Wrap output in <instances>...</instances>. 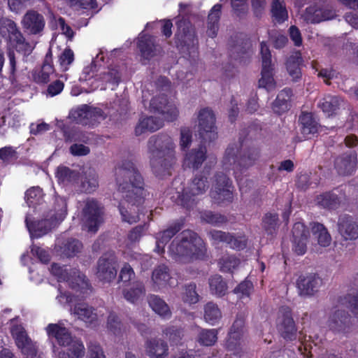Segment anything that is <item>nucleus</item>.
Returning <instances> with one entry per match:
<instances>
[{"label": "nucleus", "instance_id": "obj_1", "mask_svg": "<svg viewBox=\"0 0 358 358\" xmlns=\"http://www.w3.org/2000/svg\"><path fill=\"white\" fill-rule=\"evenodd\" d=\"M115 180L122 194L117 205L122 221L130 224L138 222L146 197L143 178L131 161L123 160L115 167Z\"/></svg>", "mask_w": 358, "mask_h": 358}, {"label": "nucleus", "instance_id": "obj_2", "mask_svg": "<svg viewBox=\"0 0 358 358\" xmlns=\"http://www.w3.org/2000/svg\"><path fill=\"white\" fill-rule=\"evenodd\" d=\"M148 152L154 174L161 178L171 176L176 159L172 138L164 133L152 136L148 141Z\"/></svg>", "mask_w": 358, "mask_h": 358}, {"label": "nucleus", "instance_id": "obj_3", "mask_svg": "<svg viewBox=\"0 0 358 358\" xmlns=\"http://www.w3.org/2000/svg\"><path fill=\"white\" fill-rule=\"evenodd\" d=\"M199 135L201 139L198 148L186 152L182 166L185 168L198 170L207 158V149L203 143L212 142L217 138L215 127V116L209 108H202L198 115Z\"/></svg>", "mask_w": 358, "mask_h": 358}, {"label": "nucleus", "instance_id": "obj_4", "mask_svg": "<svg viewBox=\"0 0 358 358\" xmlns=\"http://www.w3.org/2000/svg\"><path fill=\"white\" fill-rule=\"evenodd\" d=\"M252 127L241 131L238 142L229 144L226 149L222 166L226 170L234 171L236 177L238 172L252 166L260 157V150L255 147H248L243 149L244 143Z\"/></svg>", "mask_w": 358, "mask_h": 358}, {"label": "nucleus", "instance_id": "obj_5", "mask_svg": "<svg viewBox=\"0 0 358 358\" xmlns=\"http://www.w3.org/2000/svg\"><path fill=\"white\" fill-rule=\"evenodd\" d=\"M203 240L192 230H184L169 245V252L176 261L203 260L207 257Z\"/></svg>", "mask_w": 358, "mask_h": 358}, {"label": "nucleus", "instance_id": "obj_6", "mask_svg": "<svg viewBox=\"0 0 358 358\" xmlns=\"http://www.w3.org/2000/svg\"><path fill=\"white\" fill-rule=\"evenodd\" d=\"M212 165L206 164L202 171L195 174L176 199L178 205L187 210L193 209L199 202V196L204 194L209 188L208 177Z\"/></svg>", "mask_w": 358, "mask_h": 358}, {"label": "nucleus", "instance_id": "obj_7", "mask_svg": "<svg viewBox=\"0 0 358 358\" xmlns=\"http://www.w3.org/2000/svg\"><path fill=\"white\" fill-rule=\"evenodd\" d=\"M49 338H55L61 347H69V350L73 355L72 358H83L85 346L81 340L72 336L69 329L59 323H50L46 328Z\"/></svg>", "mask_w": 358, "mask_h": 358}, {"label": "nucleus", "instance_id": "obj_8", "mask_svg": "<svg viewBox=\"0 0 358 358\" xmlns=\"http://www.w3.org/2000/svg\"><path fill=\"white\" fill-rule=\"evenodd\" d=\"M175 43L182 56L190 61L199 57V41L192 24H177Z\"/></svg>", "mask_w": 358, "mask_h": 358}, {"label": "nucleus", "instance_id": "obj_9", "mask_svg": "<svg viewBox=\"0 0 358 358\" xmlns=\"http://www.w3.org/2000/svg\"><path fill=\"white\" fill-rule=\"evenodd\" d=\"M62 208L52 215L50 218L38 220H31L29 216L25 218L26 226L31 237L38 238L47 234L55 227L57 223L62 222L67 214V206L64 201H61Z\"/></svg>", "mask_w": 358, "mask_h": 358}, {"label": "nucleus", "instance_id": "obj_10", "mask_svg": "<svg viewBox=\"0 0 358 358\" xmlns=\"http://www.w3.org/2000/svg\"><path fill=\"white\" fill-rule=\"evenodd\" d=\"M252 44L250 38L242 32L235 33L228 41L229 57L231 59L245 64L251 57Z\"/></svg>", "mask_w": 358, "mask_h": 358}, {"label": "nucleus", "instance_id": "obj_11", "mask_svg": "<svg viewBox=\"0 0 358 358\" xmlns=\"http://www.w3.org/2000/svg\"><path fill=\"white\" fill-rule=\"evenodd\" d=\"M136 53L141 61H150L162 52L157 36L141 31L135 41Z\"/></svg>", "mask_w": 358, "mask_h": 358}, {"label": "nucleus", "instance_id": "obj_12", "mask_svg": "<svg viewBox=\"0 0 358 358\" xmlns=\"http://www.w3.org/2000/svg\"><path fill=\"white\" fill-rule=\"evenodd\" d=\"M277 329L280 336L286 341H294L297 338L298 329L292 317V310L287 306L279 308Z\"/></svg>", "mask_w": 358, "mask_h": 358}, {"label": "nucleus", "instance_id": "obj_13", "mask_svg": "<svg viewBox=\"0 0 358 358\" xmlns=\"http://www.w3.org/2000/svg\"><path fill=\"white\" fill-rule=\"evenodd\" d=\"M103 207L95 199L89 198L86 200L83 209V220L88 231L96 232L103 221Z\"/></svg>", "mask_w": 358, "mask_h": 358}, {"label": "nucleus", "instance_id": "obj_14", "mask_svg": "<svg viewBox=\"0 0 358 358\" xmlns=\"http://www.w3.org/2000/svg\"><path fill=\"white\" fill-rule=\"evenodd\" d=\"M213 190L210 196L217 203L233 201V185L230 178L222 172H217L214 176Z\"/></svg>", "mask_w": 358, "mask_h": 358}, {"label": "nucleus", "instance_id": "obj_15", "mask_svg": "<svg viewBox=\"0 0 358 358\" xmlns=\"http://www.w3.org/2000/svg\"><path fill=\"white\" fill-rule=\"evenodd\" d=\"M260 54L262 57V78L259 80V87L270 91L275 88V82L273 77V68L271 62V53L266 43H260Z\"/></svg>", "mask_w": 358, "mask_h": 358}, {"label": "nucleus", "instance_id": "obj_16", "mask_svg": "<svg viewBox=\"0 0 358 358\" xmlns=\"http://www.w3.org/2000/svg\"><path fill=\"white\" fill-rule=\"evenodd\" d=\"M117 260L114 254H104L97 262L96 276L99 280L110 282L117 273Z\"/></svg>", "mask_w": 358, "mask_h": 358}, {"label": "nucleus", "instance_id": "obj_17", "mask_svg": "<svg viewBox=\"0 0 358 358\" xmlns=\"http://www.w3.org/2000/svg\"><path fill=\"white\" fill-rule=\"evenodd\" d=\"M150 110L162 115L163 119L167 122H173L178 116V110L176 106L169 102L167 96L161 94L154 96L150 103Z\"/></svg>", "mask_w": 358, "mask_h": 358}, {"label": "nucleus", "instance_id": "obj_18", "mask_svg": "<svg viewBox=\"0 0 358 358\" xmlns=\"http://www.w3.org/2000/svg\"><path fill=\"white\" fill-rule=\"evenodd\" d=\"M245 324V317L243 313H238L228 332L226 348L230 351H237L241 345Z\"/></svg>", "mask_w": 358, "mask_h": 358}, {"label": "nucleus", "instance_id": "obj_19", "mask_svg": "<svg viewBox=\"0 0 358 358\" xmlns=\"http://www.w3.org/2000/svg\"><path fill=\"white\" fill-rule=\"evenodd\" d=\"M352 322L351 315L345 310H337L332 313L327 320V326L334 334H348Z\"/></svg>", "mask_w": 358, "mask_h": 358}, {"label": "nucleus", "instance_id": "obj_20", "mask_svg": "<svg viewBox=\"0 0 358 358\" xmlns=\"http://www.w3.org/2000/svg\"><path fill=\"white\" fill-rule=\"evenodd\" d=\"M322 283L323 280L317 273H310L300 275L296 286L301 296H312L319 291Z\"/></svg>", "mask_w": 358, "mask_h": 358}, {"label": "nucleus", "instance_id": "obj_21", "mask_svg": "<svg viewBox=\"0 0 358 358\" xmlns=\"http://www.w3.org/2000/svg\"><path fill=\"white\" fill-rule=\"evenodd\" d=\"M11 334L16 345L26 358H37V350L24 328L19 327L13 328Z\"/></svg>", "mask_w": 358, "mask_h": 358}, {"label": "nucleus", "instance_id": "obj_22", "mask_svg": "<svg viewBox=\"0 0 358 358\" xmlns=\"http://www.w3.org/2000/svg\"><path fill=\"white\" fill-rule=\"evenodd\" d=\"M292 249L298 255H303L307 250L309 230L303 222H296L292 228Z\"/></svg>", "mask_w": 358, "mask_h": 358}, {"label": "nucleus", "instance_id": "obj_23", "mask_svg": "<svg viewBox=\"0 0 358 358\" xmlns=\"http://www.w3.org/2000/svg\"><path fill=\"white\" fill-rule=\"evenodd\" d=\"M210 235L215 242L224 243L230 248L236 250H242L247 246V239L245 236L236 237L229 232L219 230H212Z\"/></svg>", "mask_w": 358, "mask_h": 358}, {"label": "nucleus", "instance_id": "obj_24", "mask_svg": "<svg viewBox=\"0 0 358 358\" xmlns=\"http://www.w3.org/2000/svg\"><path fill=\"white\" fill-rule=\"evenodd\" d=\"M357 155L355 151L346 152L336 157L334 167L338 173L342 176L352 174L357 167Z\"/></svg>", "mask_w": 358, "mask_h": 358}, {"label": "nucleus", "instance_id": "obj_25", "mask_svg": "<svg viewBox=\"0 0 358 358\" xmlns=\"http://www.w3.org/2000/svg\"><path fill=\"white\" fill-rule=\"evenodd\" d=\"M344 198V194L338 189L323 192L317 195L315 202L317 206L328 210L337 209Z\"/></svg>", "mask_w": 358, "mask_h": 358}, {"label": "nucleus", "instance_id": "obj_26", "mask_svg": "<svg viewBox=\"0 0 358 358\" xmlns=\"http://www.w3.org/2000/svg\"><path fill=\"white\" fill-rule=\"evenodd\" d=\"M338 231L345 241L358 239V222L352 216H340L338 221Z\"/></svg>", "mask_w": 358, "mask_h": 358}, {"label": "nucleus", "instance_id": "obj_27", "mask_svg": "<svg viewBox=\"0 0 358 358\" xmlns=\"http://www.w3.org/2000/svg\"><path fill=\"white\" fill-rule=\"evenodd\" d=\"M55 72L52 62V52L50 48L45 54L42 66L39 71L32 73L33 80L38 84H45L50 81V76Z\"/></svg>", "mask_w": 358, "mask_h": 358}, {"label": "nucleus", "instance_id": "obj_28", "mask_svg": "<svg viewBox=\"0 0 358 358\" xmlns=\"http://www.w3.org/2000/svg\"><path fill=\"white\" fill-rule=\"evenodd\" d=\"M300 130L305 138L317 134L320 124L313 113L302 111L299 117Z\"/></svg>", "mask_w": 358, "mask_h": 358}, {"label": "nucleus", "instance_id": "obj_29", "mask_svg": "<svg viewBox=\"0 0 358 358\" xmlns=\"http://www.w3.org/2000/svg\"><path fill=\"white\" fill-rule=\"evenodd\" d=\"M163 124V120L159 117L153 116L141 117L135 127V134L138 136L148 131L154 132L162 127Z\"/></svg>", "mask_w": 358, "mask_h": 358}, {"label": "nucleus", "instance_id": "obj_30", "mask_svg": "<svg viewBox=\"0 0 358 358\" xmlns=\"http://www.w3.org/2000/svg\"><path fill=\"white\" fill-rule=\"evenodd\" d=\"M145 348L150 358H165L169 354L168 344L159 338L148 340Z\"/></svg>", "mask_w": 358, "mask_h": 358}, {"label": "nucleus", "instance_id": "obj_31", "mask_svg": "<svg viewBox=\"0 0 358 358\" xmlns=\"http://www.w3.org/2000/svg\"><path fill=\"white\" fill-rule=\"evenodd\" d=\"M292 96V90L290 88L286 87L282 90L272 103L273 112L278 115H282L287 112L291 107Z\"/></svg>", "mask_w": 358, "mask_h": 358}, {"label": "nucleus", "instance_id": "obj_32", "mask_svg": "<svg viewBox=\"0 0 358 358\" xmlns=\"http://www.w3.org/2000/svg\"><path fill=\"white\" fill-rule=\"evenodd\" d=\"M303 62L301 54L299 51H296L291 55L286 61V69L292 80L298 81L301 78V66Z\"/></svg>", "mask_w": 358, "mask_h": 358}, {"label": "nucleus", "instance_id": "obj_33", "mask_svg": "<svg viewBox=\"0 0 358 358\" xmlns=\"http://www.w3.org/2000/svg\"><path fill=\"white\" fill-rule=\"evenodd\" d=\"M55 178L59 184L64 185H74L80 178V172L71 169L66 166H59L55 172Z\"/></svg>", "mask_w": 358, "mask_h": 358}, {"label": "nucleus", "instance_id": "obj_34", "mask_svg": "<svg viewBox=\"0 0 358 358\" xmlns=\"http://www.w3.org/2000/svg\"><path fill=\"white\" fill-rule=\"evenodd\" d=\"M338 303L350 309L355 317H358V287H352L345 295L340 296Z\"/></svg>", "mask_w": 358, "mask_h": 358}, {"label": "nucleus", "instance_id": "obj_35", "mask_svg": "<svg viewBox=\"0 0 358 358\" xmlns=\"http://www.w3.org/2000/svg\"><path fill=\"white\" fill-rule=\"evenodd\" d=\"M73 311L78 319L86 323L93 324L97 321L98 317L96 310L86 303H79L76 304Z\"/></svg>", "mask_w": 358, "mask_h": 358}, {"label": "nucleus", "instance_id": "obj_36", "mask_svg": "<svg viewBox=\"0 0 358 358\" xmlns=\"http://www.w3.org/2000/svg\"><path fill=\"white\" fill-rule=\"evenodd\" d=\"M152 280L154 284L159 287L173 286L171 282V277L170 270L165 264L157 266L152 271Z\"/></svg>", "mask_w": 358, "mask_h": 358}, {"label": "nucleus", "instance_id": "obj_37", "mask_svg": "<svg viewBox=\"0 0 358 358\" xmlns=\"http://www.w3.org/2000/svg\"><path fill=\"white\" fill-rule=\"evenodd\" d=\"M310 227L313 236L317 239L320 246L327 247L330 245L331 236L323 224L313 222L310 223Z\"/></svg>", "mask_w": 358, "mask_h": 358}, {"label": "nucleus", "instance_id": "obj_38", "mask_svg": "<svg viewBox=\"0 0 358 358\" xmlns=\"http://www.w3.org/2000/svg\"><path fill=\"white\" fill-rule=\"evenodd\" d=\"M208 285L211 294L217 297L221 298L227 294V283L219 274L211 275L208 279Z\"/></svg>", "mask_w": 358, "mask_h": 358}, {"label": "nucleus", "instance_id": "obj_39", "mask_svg": "<svg viewBox=\"0 0 358 358\" xmlns=\"http://www.w3.org/2000/svg\"><path fill=\"white\" fill-rule=\"evenodd\" d=\"M185 224L184 219L174 221L166 229L157 234L156 239L159 240L162 245H166L170 240L178 233Z\"/></svg>", "mask_w": 358, "mask_h": 358}, {"label": "nucleus", "instance_id": "obj_40", "mask_svg": "<svg viewBox=\"0 0 358 358\" xmlns=\"http://www.w3.org/2000/svg\"><path fill=\"white\" fill-rule=\"evenodd\" d=\"M148 303L150 308L164 319H169L172 313L168 304L159 296L157 295H150L148 299Z\"/></svg>", "mask_w": 358, "mask_h": 358}, {"label": "nucleus", "instance_id": "obj_41", "mask_svg": "<svg viewBox=\"0 0 358 358\" xmlns=\"http://www.w3.org/2000/svg\"><path fill=\"white\" fill-rule=\"evenodd\" d=\"M307 13L313 14L312 22H321L322 21L331 20L335 19L337 15L334 9L329 6L315 9L309 7L306 9Z\"/></svg>", "mask_w": 358, "mask_h": 358}, {"label": "nucleus", "instance_id": "obj_42", "mask_svg": "<svg viewBox=\"0 0 358 358\" xmlns=\"http://www.w3.org/2000/svg\"><path fill=\"white\" fill-rule=\"evenodd\" d=\"M203 311V318L210 325H215L222 317L220 308L213 301L208 302L204 306Z\"/></svg>", "mask_w": 358, "mask_h": 358}, {"label": "nucleus", "instance_id": "obj_43", "mask_svg": "<svg viewBox=\"0 0 358 358\" xmlns=\"http://www.w3.org/2000/svg\"><path fill=\"white\" fill-rule=\"evenodd\" d=\"M98 177L92 171L85 172L80 178V191L86 194L94 192L98 187Z\"/></svg>", "mask_w": 358, "mask_h": 358}, {"label": "nucleus", "instance_id": "obj_44", "mask_svg": "<svg viewBox=\"0 0 358 358\" xmlns=\"http://www.w3.org/2000/svg\"><path fill=\"white\" fill-rule=\"evenodd\" d=\"M272 18L278 22H284L288 20V11L284 0H273L271 3Z\"/></svg>", "mask_w": 358, "mask_h": 358}, {"label": "nucleus", "instance_id": "obj_45", "mask_svg": "<svg viewBox=\"0 0 358 358\" xmlns=\"http://www.w3.org/2000/svg\"><path fill=\"white\" fill-rule=\"evenodd\" d=\"M145 294V288L143 282L136 281L129 289L123 291L124 299L130 303H134Z\"/></svg>", "mask_w": 358, "mask_h": 358}, {"label": "nucleus", "instance_id": "obj_46", "mask_svg": "<svg viewBox=\"0 0 358 358\" xmlns=\"http://www.w3.org/2000/svg\"><path fill=\"white\" fill-rule=\"evenodd\" d=\"M279 217L276 213H266L262 222V227L268 236H274L276 234L278 228Z\"/></svg>", "mask_w": 358, "mask_h": 358}, {"label": "nucleus", "instance_id": "obj_47", "mask_svg": "<svg viewBox=\"0 0 358 358\" xmlns=\"http://www.w3.org/2000/svg\"><path fill=\"white\" fill-rule=\"evenodd\" d=\"M83 243L75 238L65 240L60 246V252L63 257H73L80 252Z\"/></svg>", "mask_w": 358, "mask_h": 358}, {"label": "nucleus", "instance_id": "obj_48", "mask_svg": "<svg viewBox=\"0 0 358 358\" xmlns=\"http://www.w3.org/2000/svg\"><path fill=\"white\" fill-rule=\"evenodd\" d=\"M217 264L221 272L233 273L241 264V260L236 255H227L222 256Z\"/></svg>", "mask_w": 358, "mask_h": 358}, {"label": "nucleus", "instance_id": "obj_49", "mask_svg": "<svg viewBox=\"0 0 358 358\" xmlns=\"http://www.w3.org/2000/svg\"><path fill=\"white\" fill-rule=\"evenodd\" d=\"M318 106L328 116H331L339 109L340 99L336 96H327L320 102Z\"/></svg>", "mask_w": 358, "mask_h": 358}, {"label": "nucleus", "instance_id": "obj_50", "mask_svg": "<svg viewBox=\"0 0 358 358\" xmlns=\"http://www.w3.org/2000/svg\"><path fill=\"white\" fill-rule=\"evenodd\" d=\"M218 330L215 329H201L198 333L196 341L203 346H212L217 341Z\"/></svg>", "mask_w": 358, "mask_h": 358}, {"label": "nucleus", "instance_id": "obj_51", "mask_svg": "<svg viewBox=\"0 0 358 358\" xmlns=\"http://www.w3.org/2000/svg\"><path fill=\"white\" fill-rule=\"evenodd\" d=\"M196 289V285L194 282L185 285L181 293L182 301L189 305L196 303L199 301V295Z\"/></svg>", "mask_w": 358, "mask_h": 358}, {"label": "nucleus", "instance_id": "obj_52", "mask_svg": "<svg viewBox=\"0 0 358 358\" xmlns=\"http://www.w3.org/2000/svg\"><path fill=\"white\" fill-rule=\"evenodd\" d=\"M85 118L83 119L81 124L94 126L100 118L103 117V111L99 108H93L87 105L85 108Z\"/></svg>", "mask_w": 358, "mask_h": 358}, {"label": "nucleus", "instance_id": "obj_53", "mask_svg": "<svg viewBox=\"0 0 358 358\" xmlns=\"http://www.w3.org/2000/svg\"><path fill=\"white\" fill-rule=\"evenodd\" d=\"M25 200L29 207L36 208L43 201L42 189L38 187L29 188L25 192Z\"/></svg>", "mask_w": 358, "mask_h": 358}, {"label": "nucleus", "instance_id": "obj_54", "mask_svg": "<svg viewBox=\"0 0 358 358\" xmlns=\"http://www.w3.org/2000/svg\"><path fill=\"white\" fill-rule=\"evenodd\" d=\"M68 6L75 10L81 9H90L91 15L96 13L99 10L93 11L98 8V3L96 0H66Z\"/></svg>", "mask_w": 358, "mask_h": 358}, {"label": "nucleus", "instance_id": "obj_55", "mask_svg": "<svg viewBox=\"0 0 358 358\" xmlns=\"http://www.w3.org/2000/svg\"><path fill=\"white\" fill-rule=\"evenodd\" d=\"M201 220L213 226H220L227 222V217L218 213H215L211 210H205L201 213Z\"/></svg>", "mask_w": 358, "mask_h": 358}, {"label": "nucleus", "instance_id": "obj_56", "mask_svg": "<svg viewBox=\"0 0 358 358\" xmlns=\"http://www.w3.org/2000/svg\"><path fill=\"white\" fill-rule=\"evenodd\" d=\"M100 80L106 83L110 84L113 86H117L121 80V73L115 69H108L100 74Z\"/></svg>", "mask_w": 358, "mask_h": 358}, {"label": "nucleus", "instance_id": "obj_57", "mask_svg": "<svg viewBox=\"0 0 358 358\" xmlns=\"http://www.w3.org/2000/svg\"><path fill=\"white\" fill-rule=\"evenodd\" d=\"M163 334L171 344H178L183 336L182 331L176 327H168L163 330Z\"/></svg>", "mask_w": 358, "mask_h": 358}, {"label": "nucleus", "instance_id": "obj_58", "mask_svg": "<svg viewBox=\"0 0 358 358\" xmlns=\"http://www.w3.org/2000/svg\"><path fill=\"white\" fill-rule=\"evenodd\" d=\"M232 12L239 17H245L248 13L247 0H230Z\"/></svg>", "mask_w": 358, "mask_h": 358}, {"label": "nucleus", "instance_id": "obj_59", "mask_svg": "<svg viewBox=\"0 0 358 358\" xmlns=\"http://www.w3.org/2000/svg\"><path fill=\"white\" fill-rule=\"evenodd\" d=\"M179 6L178 17H181V19L178 20L176 22H189L192 20H196L195 15L192 12L190 4L181 3Z\"/></svg>", "mask_w": 358, "mask_h": 358}, {"label": "nucleus", "instance_id": "obj_60", "mask_svg": "<svg viewBox=\"0 0 358 358\" xmlns=\"http://www.w3.org/2000/svg\"><path fill=\"white\" fill-rule=\"evenodd\" d=\"M122 322L117 315L111 312L109 313L107 320V328L115 335H118L121 331Z\"/></svg>", "mask_w": 358, "mask_h": 358}, {"label": "nucleus", "instance_id": "obj_61", "mask_svg": "<svg viewBox=\"0 0 358 358\" xmlns=\"http://www.w3.org/2000/svg\"><path fill=\"white\" fill-rule=\"evenodd\" d=\"M192 141V132L189 128L182 127L180 129V146L182 150L188 148Z\"/></svg>", "mask_w": 358, "mask_h": 358}, {"label": "nucleus", "instance_id": "obj_62", "mask_svg": "<svg viewBox=\"0 0 358 358\" xmlns=\"http://www.w3.org/2000/svg\"><path fill=\"white\" fill-rule=\"evenodd\" d=\"M17 158L16 150L11 146H5L0 148V159L8 164Z\"/></svg>", "mask_w": 358, "mask_h": 358}, {"label": "nucleus", "instance_id": "obj_63", "mask_svg": "<svg viewBox=\"0 0 358 358\" xmlns=\"http://www.w3.org/2000/svg\"><path fill=\"white\" fill-rule=\"evenodd\" d=\"M253 289V284L247 279L240 282L233 290L234 294H241L242 296H249Z\"/></svg>", "mask_w": 358, "mask_h": 358}, {"label": "nucleus", "instance_id": "obj_64", "mask_svg": "<svg viewBox=\"0 0 358 358\" xmlns=\"http://www.w3.org/2000/svg\"><path fill=\"white\" fill-rule=\"evenodd\" d=\"M134 276L135 273L132 267L129 263H125L120 271L118 280L123 283H127L134 278Z\"/></svg>", "mask_w": 358, "mask_h": 358}]
</instances>
